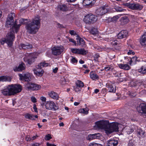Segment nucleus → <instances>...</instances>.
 I'll return each instance as SVG.
<instances>
[{"mask_svg": "<svg viewBox=\"0 0 146 146\" xmlns=\"http://www.w3.org/2000/svg\"><path fill=\"white\" fill-rule=\"evenodd\" d=\"M25 21H27V19H21L19 20V24H17V21L16 20L14 24L10 29V32L8 33L6 36V38H2L1 40V43L3 44L6 43L9 46H11L15 38V32L17 33L20 27L22 24H25L27 22Z\"/></svg>", "mask_w": 146, "mask_h": 146, "instance_id": "nucleus-1", "label": "nucleus"}, {"mask_svg": "<svg viewBox=\"0 0 146 146\" xmlns=\"http://www.w3.org/2000/svg\"><path fill=\"white\" fill-rule=\"evenodd\" d=\"M96 126L99 128L103 129L107 134L118 131V124L114 123H110L108 121H100L96 123Z\"/></svg>", "mask_w": 146, "mask_h": 146, "instance_id": "nucleus-2", "label": "nucleus"}, {"mask_svg": "<svg viewBox=\"0 0 146 146\" xmlns=\"http://www.w3.org/2000/svg\"><path fill=\"white\" fill-rule=\"evenodd\" d=\"M22 90L21 86L19 84H11L6 86L1 90L3 94L5 96L14 95L21 92Z\"/></svg>", "mask_w": 146, "mask_h": 146, "instance_id": "nucleus-3", "label": "nucleus"}, {"mask_svg": "<svg viewBox=\"0 0 146 146\" xmlns=\"http://www.w3.org/2000/svg\"><path fill=\"white\" fill-rule=\"evenodd\" d=\"M40 20L38 18H36L30 23L27 24L25 28L27 32L30 34H35L38 31L40 28Z\"/></svg>", "mask_w": 146, "mask_h": 146, "instance_id": "nucleus-4", "label": "nucleus"}, {"mask_svg": "<svg viewBox=\"0 0 146 146\" xmlns=\"http://www.w3.org/2000/svg\"><path fill=\"white\" fill-rule=\"evenodd\" d=\"M49 64L45 62L40 63L38 65H36L35 68L33 70L34 74L39 76H42L43 73L44 71L41 68L44 67H46L48 66Z\"/></svg>", "mask_w": 146, "mask_h": 146, "instance_id": "nucleus-5", "label": "nucleus"}, {"mask_svg": "<svg viewBox=\"0 0 146 146\" xmlns=\"http://www.w3.org/2000/svg\"><path fill=\"white\" fill-rule=\"evenodd\" d=\"M83 20L86 24L90 25L97 21V16L92 13L88 14L84 17Z\"/></svg>", "mask_w": 146, "mask_h": 146, "instance_id": "nucleus-6", "label": "nucleus"}, {"mask_svg": "<svg viewBox=\"0 0 146 146\" xmlns=\"http://www.w3.org/2000/svg\"><path fill=\"white\" fill-rule=\"evenodd\" d=\"M64 50V47L62 46H55L52 48V54L54 56H58L61 54Z\"/></svg>", "mask_w": 146, "mask_h": 146, "instance_id": "nucleus-7", "label": "nucleus"}, {"mask_svg": "<svg viewBox=\"0 0 146 146\" xmlns=\"http://www.w3.org/2000/svg\"><path fill=\"white\" fill-rule=\"evenodd\" d=\"M37 57V55L35 54H31L28 55H26L23 59L24 61L30 64H31L34 62L35 59Z\"/></svg>", "mask_w": 146, "mask_h": 146, "instance_id": "nucleus-8", "label": "nucleus"}, {"mask_svg": "<svg viewBox=\"0 0 146 146\" xmlns=\"http://www.w3.org/2000/svg\"><path fill=\"white\" fill-rule=\"evenodd\" d=\"M25 87L26 88L29 90H38L41 88L40 85L30 82L27 83Z\"/></svg>", "mask_w": 146, "mask_h": 146, "instance_id": "nucleus-9", "label": "nucleus"}, {"mask_svg": "<svg viewBox=\"0 0 146 146\" xmlns=\"http://www.w3.org/2000/svg\"><path fill=\"white\" fill-rule=\"evenodd\" d=\"M15 16V13H10L8 15L5 25L6 27H10L11 26V25L13 24L14 20L13 16Z\"/></svg>", "mask_w": 146, "mask_h": 146, "instance_id": "nucleus-10", "label": "nucleus"}, {"mask_svg": "<svg viewBox=\"0 0 146 146\" xmlns=\"http://www.w3.org/2000/svg\"><path fill=\"white\" fill-rule=\"evenodd\" d=\"M106 6H102L97 9L96 11V14L98 15H102L106 14L108 10Z\"/></svg>", "mask_w": 146, "mask_h": 146, "instance_id": "nucleus-11", "label": "nucleus"}, {"mask_svg": "<svg viewBox=\"0 0 146 146\" xmlns=\"http://www.w3.org/2000/svg\"><path fill=\"white\" fill-rule=\"evenodd\" d=\"M45 107L46 109L48 110H56L58 109V107L52 101L47 102L45 104Z\"/></svg>", "mask_w": 146, "mask_h": 146, "instance_id": "nucleus-12", "label": "nucleus"}, {"mask_svg": "<svg viewBox=\"0 0 146 146\" xmlns=\"http://www.w3.org/2000/svg\"><path fill=\"white\" fill-rule=\"evenodd\" d=\"M106 86L109 92H115L116 86L114 83L109 82L106 84Z\"/></svg>", "mask_w": 146, "mask_h": 146, "instance_id": "nucleus-13", "label": "nucleus"}, {"mask_svg": "<svg viewBox=\"0 0 146 146\" xmlns=\"http://www.w3.org/2000/svg\"><path fill=\"white\" fill-rule=\"evenodd\" d=\"M137 110L139 113H143L146 114V104L143 103L141 104L137 107Z\"/></svg>", "mask_w": 146, "mask_h": 146, "instance_id": "nucleus-14", "label": "nucleus"}, {"mask_svg": "<svg viewBox=\"0 0 146 146\" xmlns=\"http://www.w3.org/2000/svg\"><path fill=\"white\" fill-rule=\"evenodd\" d=\"M19 76L21 80H24L26 81H30L31 79V74L29 73H27L23 74H19Z\"/></svg>", "mask_w": 146, "mask_h": 146, "instance_id": "nucleus-15", "label": "nucleus"}, {"mask_svg": "<svg viewBox=\"0 0 146 146\" xmlns=\"http://www.w3.org/2000/svg\"><path fill=\"white\" fill-rule=\"evenodd\" d=\"M129 8L133 10H141L143 6L139 3L131 4L129 5Z\"/></svg>", "mask_w": 146, "mask_h": 146, "instance_id": "nucleus-16", "label": "nucleus"}, {"mask_svg": "<svg viewBox=\"0 0 146 146\" xmlns=\"http://www.w3.org/2000/svg\"><path fill=\"white\" fill-rule=\"evenodd\" d=\"M128 36V32L125 30L122 31L118 33L117 37L120 39L126 38Z\"/></svg>", "mask_w": 146, "mask_h": 146, "instance_id": "nucleus-17", "label": "nucleus"}, {"mask_svg": "<svg viewBox=\"0 0 146 146\" xmlns=\"http://www.w3.org/2000/svg\"><path fill=\"white\" fill-rule=\"evenodd\" d=\"M48 96L51 98L56 100H58L59 98L58 95L53 91H50L48 92Z\"/></svg>", "mask_w": 146, "mask_h": 146, "instance_id": "nucleus-18", "label": "nucleus"}, {"mask_svg": "<svg viewBox=\"0 0 146 146\" xmlns=\"http://www.w3.org/2000/svg\"><path fill=\"white\" fill-rule=\"evenodd\" d=\"M25 68V64L24 63H22L19 64L18 67H16L14 68L13 70L15 72L20 71L24 70Z\"/></svg>", "mask_w": 146, "mask_h": 146, "instance_id": "nucleus-19", "label": "nucleus"}, {"mask_svg": "<svg viewBox=\"0 0 146 146\" xmlns=\"http://www.w3.org/2000/svg\"><path fill=\"white\" fill-rule=\"evenodd\" d=\"M118 66L120 69L125 70H129L131 68L129 65L127 64H118Z\"/></svg>", "mask_w": 146, "mask_h": 146, "instance_id": "nucleus-20", "label": "nucleus"}, {"mask_svg": "<svg viewBox=\"0 0 146 146\" xmlns=\"http://www.w3.org/2000/svg\"><path fill=\"white\" fill-rule=\"evenodd\" d=\"M32 45L31 44L28 43L26 44H20L19 47L20 49H26L31 48L32 47Z\"/></svg>", "mask_w": 146, "mask_h": 146, "instance_id": "nucleus-21", "label": "nucleus"}, {"mask_svg": "<svg viewBox=\"0 0 146 146\" xmlns=\"http://www.w3.org/2000/svg\"><path fill=\"white\" fill-rule=\"evenodd\" d=\"M90 78L93 80H98L99 78L98 76L94 71H92L90 73Z\"/></svg>", "mask_w": 146, "mask_h": 146, "instance_id": "nucleus-22", "label": "nucleus"}, {"mask_svg": "<svg viewBox=\"0 0 146 146\" xmlns=\"http://www.w3.org/2000/svg\"><path fill=\"white\" fill-rule=\"evenodd\" d=\"M118 143L117 140H110L109 141L108 143V146H116Z\"/></svg>", "mask_w": 146, "mask_h": 146, "instance_id": "nucleus-23", "label": "nucleus"}, {"mask_svg": "<svg viewBox=\"0 0 146 146\" xmlns=\"http://www.w3.org/2000/svg\"><path fill=\"white\" fill-rule=\"evenodd\" d=\"M58 9L60 11H66L68 9L66 5L65 4H62L58 6Z\"/></svg>", "mask_w": 146, "mask_h": 146, "instance_id": "nucleus-24", "label": "nucleus"}, {"mask_svg": "<svg viewBox=\"0 0 146 146\" xmlns=\"http://www.w3.org/2000/svg\"><path fill=\"white\" fill-rule=\"evenodd\" d=\"M140 42L142 45H146V32L142 36Z\"/></svg>", "mask_w": 146, "mask_h": 146, "instance_id": "nucleus-25", "label": "nucleus"}, {"mask_svg": "<svg viewBox=\"0 0 146 146\" xmlns=\"http://www.w3.org/2000/svg\"><path fill=\"white\" fill-rule=\"evenodd\" d=\"M11 78L9 77L3 76L0 77V81H11Z\"/></svg>", "mask_w": 146, "mask_h": 146, "instance_id": "nucleus-26", "label": "nucleus"}, {"mask_svg": "<svg viewBox=\"0 0 146 146\" xmlns=\"http://www.w3.org/2000/svg\"><path fill=\"white\" fill-rule=\"evenodd\" d=\"M137 132L139 137H144L145 132L141 129H138L137 130Z\"/></svg>", "mask_w": 146, "mask_h": 146, "instance_id": "nucleus-27", "label": "nucleus"}, {"mask_svg": "<svg viewBox=\"0 0 146 146\" xmlns=\"http://www.w3.org/2000/svg\"><path fill=\"white\" fill-rule=\"evenodd\" d=\"M124 129L127 134H131L134 131V129L133 127H131L129 126L125 127L124 128Z\"/></svg>", "mask_w": 146, "mask_h": 146, "instance_id": "nucleus-28", "label": "nucleus"}, {"mask_svg": "<svg viewBox=\"0 0 146 146\" xmlns=\"http://www.w3.org/2000/svg\"><path fill=\"white\" fill-rule=\"evenodd\" d=\"M89 109L86 108H84L80 109L79 110V111L80 113H83L85 114H87L88 113Z\"/></svg>", "mask_w": 146, "mask_h": 146, "instance_id": "nucleus-29", "label": "nucleus"}, {"mask_svg": "<svg viewBox=\"0 0 146 146\" xmlns=\"http://www.w3.org/2000/svg\"><path fill=\"white\" fill-rule=\"evenodd\" d=\"M75 84L77 86L81 88L84 86V83L82 81L80 80H77Z\"/></svg>", "mask_w": 146, "mask_h": 146, "instance_id": "nucleus-30", "label": "nucleus"}, {"mask_svg": "<svg viewBox=\"0 0 146 146\" xmlns=\"http://www.w3.org/2000/svg\"><path fill=\"white\" fill-rule=\"evenodd\" d=\"M25 117L28 119H34V115L29 113H26L24 115Z\"/></svg>", "mask_w": 146, "mask_h": 146, "instance_id": "nucleus-31", "label": "nucleus"}, {"mask_svg": "<svg viewBox=\"0 0 146 146\" xmlns=\"http://www.w3.org/2000/svg\"><path fill=\"white\" fill-rule=\"evenodd\" d=\"M139 72L142 74H144L146 73V66H142L141 68L138 69Z\"/></svg>", "mask_w": 146, "mask_h": 146, "instance_id": "nucleus-32", "label": "nucleus"}, {"mask_svg": "<svg viewBox=\"0 0 146 146\" xmlns=\"http://www.w3.org/2000/svg\"><path fill=\"white\" fill-rule=\"evenodd\" d=\"M90 33L94 35H96L98 33L97 29L96 28H92L90 30Z\"/></svg>", "mask_w": 146, "mask_h": 146, "instance_id": "nucleus-33", "label": "nucleus"}, {"mask_svg": "<svg viewBox=\"0 0 146 146\" xmlns=\"http://www.w3.org/2000/svg\"><path fill=\"white\" fill-rule=\"evenodd\" d=\"M79 45L82 47H83L85 45V43L84 40L82 38H80L79 39V42L78 41Z\"/></svg>", "mask_w": 146, "mask_h": 146, "instance_id": "nucleus-34", "label": "nucleus"}, {"mask_svg": "<svg viewBox=\"0 0 146 146\" xmlns=\"http://www.w3.org/2000/svg\"><path fill=\"white\" fill-rule=\"evenodd\" d=\"M87 53V50H85L84 48L79 49V54L85 55Z\"/></svg>", "mask_w": 146, "mask_h": 146, "instance_id": "nucleus-35", "label": "nucleus"}, {"mask_svg": "<svg viewBox=\"0 0 146 146\" xmlns=\"http://www.w3.org/2000/svg\"><path fill=\"white\" fill-rule=\"evenodd\" d=\"M137 58L136 56H134L131 58L129 63V64L131 65L132 63L135 64L137 61Z\"/></svg>", "mask_w": 146, "mask_h": 146, "instance_id": "nucleus-36", "label": "nucleus"}, {"mask_svg": "<svg viewBox=\"0 0 146 146\" xmlns=\"http://www.w3.org/2000/svg\"><path fill=\"white\" fill-rule=\"evenodd\" d=\"M131 84L132 86H140L141 85V83L138 82V81H132L131 82Z\"/></svg>", "mask_w": 146, "mask_h": 146, "instance_id": "nucleus-37", "label": "nucleus"}, {"mask_svg": "<svg viewBox=\"0 0 146 146\" xmlns=\"http://www.w3.org/2000/svg\"><path fill=\"white\" fill-rule=\"evenodd\" d=\"M71 52L73 53L79 54V49L72 48L71 49Z\"/></svg>", "mask_w": 146, "mask_h": 146, "instance_id": "nucleus-38", "label": "nucleus"}, {"mask_svg": "<svg viewBox=\"0 0 146 146\" xmlns=\"http://www.w3.org/2000/svg\"><path fill=\"white\" fill-rule=\"evenodd\" d=\"M81 89V88H79V87L77 86L76 85L74 86V90L76 92H80Z\"/></svg>", "mask_w": 146, "mask_h": 146, "instance_id": "nucleus-39", "label": "nucleus"}, {"mask_svg": "<svg viewBox=\"0 0 146 146\" xmlns=\"http://www.w3.org/2000/svg\"><path fill=\"white\" fill-rule=\"evenodd\" d=\"M120 15H116L114 16L111 18V20L112 21H117L120 17Z\"/></svg>", "mask_w": 146, "mask_h": 146, "instance_id": "nucleus-40", "label": "nucleus"}, {"mask_svg": "<svg viewBox=\"0 0 146 146\" xmlns=\"http://www.w3.org/2000/svg\"><path fill=\"white\" fill-rule=\"evenodd\" d=\"M87 140L91 141L94 139L93 134H90L86 138Z\"/></svg>", "mask_w": 146, "mask_h": 146, "instance_id": "nucleus-41", "label": "nucleus"}, {"mask_svg": "<svg viewBox=\"0 0 146 146\" xmlns=\"http://www.w3.org/2000/svg\"><path fill=\"white\" fill-rule=\"evenodd\" d=\"M89 146H102L101 144L97 143L95 142L90 143L89 144Z\"/></svg>", "mask_w": 146, "mask_h": 146, "instance_id": "nucleus-42", "label": "nucleus"}, {"mask_svg": "<svg viewBox=\"0 0 146 146\" xmlns=\"http://www.w3.org/2000/svg\"><path fill=\"white\" fill-rule=\"evenodd\" d=\"M72 58L71 59V62L73 64H76L78 62L77 60L75 57H73V56H72Z\"/></svg>", "mask_w": 146, "mask_h": 146, "instance_id": "nucleus-43", "label": "nucleus"}, {"mask_svg": "<svg viewBox=\"0 0 146 146\" xmlns=\"http://www.w3.org/2000/svg\"><path fill=\"white\" fill-rule=\"evenodd\" d=\"M52 138V137H51L50 135V134H48L45 136V139L46 141H48Z\"/></svg>", "mask_w": 146, "mask_h": 146, "instance_id": "nucleus-44", "label": "nucleus"}, {"mask_svg": "<svg viewBox=\"0 0 146 146\" xmlns=\"http://www.w3.org/2000/svg\"><path fill=\"white\" fill-rule=\"evenodd\" d=\"M128 94H129V96L131 98L135 97L136 95V93L135 92L133 93L130 92H129Z\"/></svg>", "mask_w": 146, "mask_h": 146, "instance_id": "nucleus-45", "label": "nucleus"}, {"mask_svg": "<svg viewBox=\"0 0 146 146\" xmlns=\"http://www.w3.org/2000/svg\"><path fill=\"white\" fill-rule=\"evenodd\" d=\"M93 135L94 139L99 138L100 136V134L99 133L93 134Z\"/></svg>", "mask_w": 146, "mask_h": 146, "instance_id": "nucleus-46", "label": "nucleus"}, {"mask_svg": "<svg viewBox=\"0 0 146 146\" xmlns=\"http://www.w3.org/2000/svg\"><path fill=\"white\" fill-rule=\"evenodd\" d=\"M113 69V68H111L109 66L105 67L104 68L105 70L106 71L112 70Z\"/></svg>", "mask_w": 146, "mask_h": 146, "instance_id": "nucleus-47", "label": "nucleus"}, {"mask_svg": "<svg viewBox=\"0 0 146 146\" xmlns=\"http://www.w3.org/2000/svg\"><path fill=\"white\" fill-rule=\"evenodd\" d=\"M111 44L114 46L117 45V40H114L113 41L111 42Z\"/></svg>", "mask_w": 146, "mask_h": 146, "instance_id": "nucleus-48", "label": "nucleus"}, {"mask_svg": "<svg viewBox=\"0 0 146 146\" xmlns=\"http://www.w3.org/2000/svg\"><path fill=\"white\" fill-rule=\"evenodd\" d=\"M69 33L72 35H76V32L74 30H70Z\"/></svg>", "mask_w": 146, "mask_h": 146, "instance_id": "nucleus-49", "label": "nucleus"}, {"mask_svg": "<svg viewBox=\"0 0 146 146\" xmlns=\"http://www.w3.org/2000/svg\"><path fill=\"white\" fill-rule=\"evenodd\" d=\"M31 100L33 103H35L36 102V99L35 98L34 96H32L31 97Z\"/></svg>", "mask_w": 146, "mask_h": 146, "instance_id": "nucleus-50", "label": "nucleus"}, {"mask_svg": "<svg viewBox=\"0 0 146 146\" xmlns=\"http://www.w3.org/2000/svg\"><path fill=\"white\" fill-rule=\"evenodd\" d=\"M127 54L128 55L132 54L133 55L135 54V52L132 50H129V51L127 52Z\"/></svg>", "mask_w": 146, "mask_h": 146, "instance_id": "nucleus-51", "label": "nucleus"}, {"mask_svg": "<svg viewBox=\"0 0 146 146\" xmlns=\"http://www.w3.org/2000/svg\"><path fill=\"white\" fill-rule=\"evenodd\" d=\"M57 25L58 27L59 28H64V27L62 25H61L59 23H57Z\"/></svg>", "mask_w": 146, "mask_h": 146, "instance_id": "nucleus-52", "label": "nucleus"}, {"mask_svg": "<svg viewBox=\"0 0 146 146\" xmlns=\"http://www.w3.org/2000/svg\"><path fill=\"white\" fill-rule=\"evenodd\" d=\"M40 100L43 102H45L46 100V98L42 96L40 98Z\"/></svg>", "mask_w": 146, "mask_h": 146, "instance_id": "nucleus-53", "label": "nucleus"}, {"mask_svg": "<svg viewBox=\"0 0 146 146\" xmlns=\"http://www.w3.org/2000/svg\"><path fill=\"white\" fill-rule=\"evenodd\" d=\"M88 1L87 0H85L84 1V3H85L86 5H89L91 3L92 1H90L89 3L88 2Z\"/></svg>", "mask_w": 146, "mask_h": 146, "instance_id": "nucleus-54", "label": "nucleus"}, {"mask_svg": "<svg viewBox=\"0 0 146 146\" xmlns=\"http://www.w3.org/2000/svg\"><path fill=\"white\" fill-rule=\"evenodd\" d=\"M25 139L27 141H30L31 140V138L28 135L26 137Z\"/></svg>", "mask_w": 146, "mask_h": 146, "instance_id": "nucleus-55", "label": "nucleus"}, {"mask_svg": "<svg viewBox=\"0 0 146 146\" xmlns=\"http://www.w3.org/2000/svg\"><path fill=\"white\" fill-rule=\"evenodd\" d=\"M33 109L34 110V111L35 112H37V108H36V105L35 104L33 105Z\"/></svg>", "mask_w": 146, "mask_h": 146, "instance_id": "nucleus-56", "label": "nucleus"}, {"mask_svg": "<svg viewBox=\"0 0 146 146\" xmlns=\"http://www.w3.org/2000/svg\"><path fill=\"white\" fill-rule=\"evenodd\" d=\"M40 144L39 143H35L32 144V146H39Z\"/></svg>", "mask_w": 146, "mask_h": 146, "instance_id": "nucleus-57", "label": "nucleus"}, {"mask_svg": "<svg viewBox=\"0 0 146 146\" xmlns=\"http://www.w3.org/2000/svg\"><path fill=\"white\" fill-rule=\"evenodd\" d=\"M47 146H56V145L54 144H51L48 143H47Z\"/></svg>", "mask_w": 146, "mask_h": 146, "instance_id": "nucleus-58", "label": "nucleus"}, {"mask_svg": "<svg viewBox=\"0 0 146 146\" xmlns=\"http://www.w3.org/2000/svg\"><path fill=\"white\" fill-rule=\"evenodd\" d=\"M58 68H55L53 70V72L55 73H56L57 72V70H58Z\"/></svg>", "mask_w": 146, "mask_h": 146, "instance_id": "nucleus-59", "label": "nucleus"}, {"mask_svg": "<svg viewBox=\"0 0 146 146\" xmlns=\"http://www.w3.org/2000/svg\"><path fill=\"white\" fill-rule=\"evenodd\" d=\"M79 62L81 64H83L84 63V62L82 60H80L79 61Z\"/></svg>", "mask_w": 146, "mask_h": 146, "instance_id": "nucleus-60", "label": "nucleus"}, {"mask_svg": "<svg viewBox=\"0 0 146 146\" xmlns=\"http://www.w3.org/2000/svg\"><path fill=\"white\" fill-rule=\"evenodd\" d=\"M59 125L60 127L64 126V124L63 122H61L59 124Z\"/></svg>", "mask_w": 146, "mask_h": 146, "instance_id": "nucleus-61", "label": "nucleus"}, {"mask_svg": "<svg viewBox=\"0 0 146 146\" xmlns=\"http://www.w3.org/2000/svg\"><path fill=\"white\" fill-rule=\"evenodd\" d=\"M80 104L79 102H75L74 103V104L75 106H77L78 105Z\"/></svg>", "mask_w": 146, "mask_h": 146, "instance_id": "nucleus-62", "label": "nucleus"}, {"mask_svg": "<svg viewBox=\"0 0 146 146\" xmlns=\"http://www.w3.org/2000/svg\"><path fill=\"white\" fill-rule=\"evenodd\" d=\"M99 90L98 89H96L95 90H94V92L95 93H98V92H99Z\"/></svg>", "mask_w": 146, "mask_h": 146, "instance_id": "nucleus-63", "label": "nucleus"}, {"mask_svg": "<svg viewBox=\"0 0 146 146\" xmlns=\"http://www.w3.org/2000/svg\"><path fill=\"white\" fill-rule=\"evenodd\" d=\"M90 71V70H86L85 72H84V73L85 74H86V73H88Z\"/></svg>", "mask_w": 146, "mask_h": 146, "instance_id": "nucleus-64", "label": "nucleus"}]
</instances>
